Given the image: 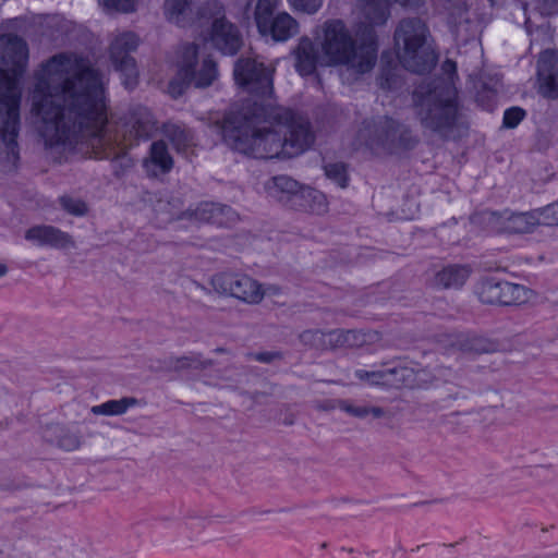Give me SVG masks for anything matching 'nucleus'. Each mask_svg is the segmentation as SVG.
<instances>
[{
    "mask_svg": "<svg viewBox=\"0 0 558 558\" xmlns=\"http://www.w3.org/2000/svg\"><path fill=\"white\" fill-rule=\"evenodd\" d=\"M33 111L46 147L110 159L117 178L133 167L124 143L108 123L101 73L87 58L59 53L36 74Z\"/></svg>",
    "mask_w": 558,
    "mask_h": 558,
    "instance_id": "1",
    "label": "nucleus"
},
{
    "mask_svg": "<svg viewBox=\"0 0 558 558\" xmlns=\"http://www.w3.org/2000/svg\"><path fill=\"white\" fill-rule=\"evenodd\" d=\"M221 130L223 141L232 149L260 159L296 157L315 141L307 118L253 98L232 109Z\"/></svg>",
    "mask_w": 558,
    "mask_h": 558,
    "instance_id": "2",
    "label": "nucleus"
},
{
    "mask_svg": "<svg viewBox=\"0 0 558 558\" xmlns=\"http://www.w3.org/2000/svg\"><path fill=\"white\" fill-rule=\"evenodd\" d=\"M28 48L16 35H0V171L16 169L20 160L21 95L13 76L20 75L27 63Z\"/></svg>",
    "mask_w": 558,
    "mask_h": 558,
    "instance_id": "3",
    "label": "nucleus"
},
{
    "mask_svg": "<svg viewBox=\"0 0 558 558\" xmlns=\"http://www.w3.org/2000/svg\"><path fill=\"white\" fill-rule=\"evenodd\" d=\"M429 36L427 25L418 17H407L399 22L393 35L398 61L388 51L380 57L377 85L381 89L391 90L401 85L399 63L417 74L428 73L435 68L438 56L428 43Z\"/></svg>",
    "mask_w": 558,
    "mask_h": 558,
    "instance_id": "4",
    "label": "nucleus"
},
{
    "mask_svg": "<svg viewBox=\"0 0 558 558\" xmlns=\"http://www.w3.org/2000/svg\"><path fill=\"white\" fill-rule=\"evenodd\" d=\"M316 40L327 65H344L355 73L365 74L376 63L378 47L373 31L356 39L341 20H328Z\"/></svg>",
    "mask_w": 558,
    "mask_h": 558,
    "instance_id": "5",
    "label": "nucleus"
},
{
    "mask_svg": "<svg viewBox=\"0 0 558 558\" xmlns=\"http://www.w3.org/2000/svg\"><path fill=\"white\" fill-rule=\"evenodd\" d=\"M422 126L447 138L457 125L459 107L457 93L445 81L420 85L413 94Z\"/></svg>",
    "mask_w": 558,
    "mask_h": 558,
    "instance_id": "6",
    "label": "nucleus"
},
{
    "mask_svg": "<svg viewBox=\"0 0 558 558\" xmlns=\"http://www.w3.org/2000/svg\"><path fill=\"white\" fill-rule=\"evenodd\" d=\"M357 140L372 150L383 149L390 154L412 149L417 143L408 126L389 117L365 120L357 132Z\"/></svg>",
    "mask_w": 558,
    "mask_h": 558,
    "instance_id": "7",
    "label": "nucleus"
},
{
    "mask_svg": "<svg viewBox=\"0 0 558 558\" xmlns=\"http://www.w3.org/2000/svg\"><path fill=\"white\" fill-rule=\"evenodd\" d=\"M198 46L195 44H184L181 47V58L179 61L178 94H182L183 89L189 86L196 88H206L210 86L218 77V69L216 61L210 57H205L198 62Z\"/></svg>",
    "mask_w": 558,
    "mask_h": 558,
    "instance_id": "8",
    "label": "nucleus"
},
{
    "mask_svg": "<svg viewBox=\"0 0 558 558\" xmlns=\"http://www.w3.org/2000/svg\"><path fill=\"white\" fill-rule=\"evenodd\" d=\"M278 0H257L254 19L258 32L275 41H287L299 33V23L287 12L274 14Z\"/></svg>",
    "mask_w": 558,
    "mask_h": 558,
    "instance_id": "9",
    "label": "nucleus"
},
{
    "mask_svg": "<svg viewBox=\"0 0 558 558\" xmlns=\"http://www.w3.org/2000/svg\"><path fill=\"white\" fill-rule=\"evenodd\" d=\"M210 286L218 294L235 298L246 304H258L265 296L260 283L244 274L230 271L215 274L210 278Z\"/></svg>",
    "mask_w": 558,
    "mask_h": 558,
    "instance_id": "10",
    "label": "nucleus"
},
{
    "mask_svg": "<svg viewBox=\"0 0 558 558\" xmlns=\"http://www.w3.org/2000/svg\"><path fill=\"white\" fill-rule=\"evenodd\" d=\"M138 46V37L132 32L118 35L110 45V60L117 72L121 74L122 84L132 89L137 84L138 70L131 52Z\"/></svg>",
    "mask_w": 558,
    "mask_h": 558,
    "instance_id": "11",
    "label": "nucleus"
},
{
    "mask_svg": "<svg viewBox=\"0 0 558 558\" xmlns=\"http://www.w3.org/2000/svg\"><path fill=\"white\" fill-rule=\"evenodd\" d=\"M272 74L274 70L252 58H240L234 63L233 75L235 82L257 96L270 97L272 95Z\"/></svg>",
    "mask_w": 558,
    "mask_h": 558,
    "instance_id": "12",
    "label": "nucleus"
},
{
    "mask_svg": "<svg viewBox=\"0 0 558 558\" xmlns=\"http://www.w3.org/2000/svg\"><path fill=\"white\" fill-rule=\"evenodd\" d=\"M476 293L482 303L492 305H518L529 299V290L524 286L494 277L483 279Z\"/></svg>",
    "mask_w": 558,
    "mask_h": 558,
    "instance_id": "13",
    "label": "nucleus"
},
{
    "mask_svg": "<svg viewBox=\"0 0 558 558\" xmlns=\"http://www.w3.org/2000/svg\"><path fill=\"white\" fill-rule=\"evenodd\" d=\"M156 131V120L151 111L144 106L132 107L122 125L121 131H112L124 146L137 145L140 141H147Z\"/></svg>",
    "mask_w": 558,
    "mask_h": 558,
    "instance_id": "14",
    "label": "nucleus"
},
{
    "mask_svg": "<svg viewBox=\"0 0 558 558\" xmlns=\"http://www.w3.org/2000/svg\"><path fill=\"white\" fill-rule=\"evenodd\" d=\"M208 39L225 56L236 54L243 45L240 29L225 16L214 19Z\"/></svg>",
    "mask_w": 558,
    "mask_h": 558,
    "instance_id": "15",
    "label": "nucleus"
},
{
    "mask_svg": "<svg viewBox=\"0 0 558 558\" xmlns=\"http://www.w3.org/2000/svg\"><path fill=\"white\" fill-rule=\"evenodd\" d=\"M213 7H216V2H206L197 7L195 0H165L163 14L168 22L179 27H187L194 25Z\"/></svg>",
    "mask_w": 558,
    "mask_h": 558,
    "instance_id": "16",
    "label": "nucleus"
},
{
    "mask_svg": "<svg viewBox=\"0 0 558 558\" xmlns=\"http://www.w3.org/2000/svg\"><path fill=\"white\" fill-rule=\"evenodd\" d=\"M492 221L498 231L506 233H530L539 223H543L538 208L527 213H492Z\"/></svg>",
    "mask_w": 558,
    "mask_h": 558,
    "instance_id": "17",
    "label": "nucleus"
},
{
    "mask_svg": "<svg viewBox=\"0 0 558 558\" xmlns=\"http://www.w3.org/2000/svg\"><path fill=\"white\" fill-rule=\"evenodd\" d=\"M25 239L38 246H49L57 250L75 247L71 234L50 225H38L27 229Z\"/></svg>",
    "mask_w": 558,
    "mask_h": 558,
    "instance_id": "18",
    "label": "nucleus"
},
{
    "mask_svg": "<svg viewBox=\"0 0 558 558\" xmlns=\"http://www.w3.org/2000/svg\"><path fill=\"white\" fill-rule=\"evenodd\" d=\"M193 215L198 221L218 227H230L239 219L236 211L232 207L214 202L201 203L193 211Z\"/></svg>",
    "mask_w": 558,
    "mask_h": 558,
    "instance_id": "19",
    "label": "nucleus"
},
{
    "mask_svg": "<svg viewBox=\"0 0 558 558\" xmlns=\"http://www.w3.org/2000/svg\"><path fill=\"white\" fill-rule=\"evenodd\" d=\"M355 337L352 330H331L324 332L318 329L305 330L300 335V341L304 345H308L315 349H325L327 345L340 347L351 345L352 339Z\"/></svg>",
    "mask_w": 558,
    "mask_h": 558,
    "instance_id": "20",
    "label": "nucleus"
},
{
    "mask_svg": "<svg viewBox=\"0 0 558 558\" xmlns=\"http://www.w3.org/2000/svg\"><path fill=\"white\" fill-rule=\"evenodd\" d=\"M143 167L149 177L169 173L173 168V158L163 141L151 143L149 155L144 159Z\"/></svg>",
    "mask_w": 558,
    "mask_h": 558,
    "instance_id": "21",
    "label": "nucleus"
},
{
    "mask_svg": "<svg viewBox=\"0 0 558 558\" xmlns=\"http://www.w3.org/2000/svg\"><path fill=\"white\" fill-rule=\"evenodd\" d=\"M266 187L270 197L292 209V198L299 195L302 185L291 177L281 174L274 177L270 182L267 183Z\"/></svg>",
    "mask_w": 558,
    "mask_h": 558,
    "instance_id": "22",
    "label": "nucleus"
},
{
    "mask_svg": "<svg viewBox=\"0 0 558 558\" xmlns=\"http://www.w3.org/2000/svg\"><path fill=\"white\" fill-rule=\"evenodd\" d=\"M295 70L302 76L312 75L316 71L319 54L315 44L308 37H302L294 49Z\"/></svg>",
    "mask_w": 558,
    "mask_h": 558,
    "instance_id": "23",
    "label": "nucleus"
},
{
    "mask_svg": "<svg viewBox=\"0 0 558 558\" xmlns=\"http://www.w3.org/2000/svg\"><path fill=\"white\" fill-rule=\"evenodd\" d=\"M292 199L293 210L320 215L325 213L328 207L326 196L320 191L310 186L302 185L299 195L294 196Z\"/></svg>",
    "mask_w": 558,
    "mask_h": 558,
    "instance_id": "24",
    "label": "nucleus"
},
{
    "mask_svg": "<svg viewBox=\"0 0 558 558\" xmlns=\"http://www.w3.org/2000/svg\"><path fill=\"white\" fill-rule=\"evenodd\" d=\"M46 437L49 441L56 444L60 449L73 451L81 447V435L76 430L60 425L52 424L48 426Z\"/></svg>",
    "mask_w": 558,
    "mask_h": 558,
    "instance_id": "25",
    "label": "nucleus"
},
{
    "mask_svg": "<svg viewBox=\"0 0 558 558\" xmlns=\"http://www.w3.org/2000/svg\"><path fill=\"white\" fill-rule=\"evenodd\" d=\"M470 276V269L465 266L450 265L438 271L434 283L442 289L461 288Z\"/></svg>",
    "mask_w": 558,
    "mask_h": 558,
    "instance_id": "26",
    "label": "nucleus"
},
{
    "mask_svg": "<svg viewBox=\"0 0 558 558\" xmlns=\"http://www.w3.org/2000/svg\"><path fill=\"white\" fill-rule=\"evenodd\" d=\"M162 133L178 153L185 151L194 144L193 133L184 124L167 122L162 125Z\"/></svg>",
    "mask_w": 558,
    "mask_h": 558,
    "instance_id": "27",
    "label": "nucleus"
},
{
    "mask_svg": "<svg viewBox=\"0 0 558 558\" xmlns=\"http://www.w3.org/2000/svg\"><path fill=\"white\" fill-rule=\"evenodd\" d=\"M362 14L369 25H384L390 15L389 0H360Z\"/></svg>",
    "mask_w": 558,
    "mask_h": 558,
    "instance_id": "28",
    "label": "nucleus"
},
{
    "mask_svg": "<svg viewBox=\"0 0 558 558\" xmlns=\"http://www.w3.org/2000/svg\"><path fill=\"white\" fill-rule=\"evenodd\" d=\"M328 409H339L347 414L357 417V418H366L367 416H372L373 418H380L385 416L386 412L380 407H369L366 404H354L350 400H333L332 404L328 407Z\"/></svg>",
    "mask_w": 558,
    "mask_h": 558,
    "instance_id": "29",
    "label": "nucleus"
},
{
    "mask_svg": "<svg viewBox=\"0 0 558 558\" xmlns=\"http://www.w3.org/2000/svg\"><path fill=\"white\" fill-rule=\"evenodd\" d=\"M138 400L133 397L108 400L101 404L94 405L90 412L95 415L116 416L124 414L130 408L135 407Z\"/></svg>",
    "mask_w": 558,
    "mask_h": 558,
    "instance_id": "30",
    "label": "nucleus"
},
{
    "mask_svg": "<svg viewBox=\"0 0 558 558\" xmlns=\"http://www.w3.org/2000/svg\"><path fill=\"white\" fill-rule=\"evenodd\" d=\"M459 351L471 354H482L492 351L493 344L485 338L470 335H459L452 342Z\"/></svg>",
    "mask_w": 558,
    "mask_h": 558,
    "instance_id": "31",
    "label": "nucleus"
},
{
    "mask_svg": "<svg viewBox=\"0 0 558 558\" xmlns=\"http://www.w3.org/2000/svg\"><path fill=\"white\" fill-rule=\"evenodd\" d=\"M213 365V361L203 360L201 354L192 353L180 357H169L167 366L169 369L181 371L185 368L205 369Z\"/></svg>",
    "mask_w": 558,
    "mask_h": 558,
    "instance_id": "32",
    "label": "nucleus"
},
{
    "mask_svg": "<svg viewBox=\"0 0 558 558\" xmlns=\"http://www.w3.org/2000/svg\"><path fill=\"white\" fill-rule=\"evenodd\" d=\"M544 57L538 61L539 93L549 99L558 98V76L551 72L545 73Z\"/></svg>",
    "mask_w": 558,
    "mask_h": 558,
    "instance_id": "33",
    "label": "nucleus"
},
{
    "mask_svg": "<svg viewBox=\"0 0 558 558\" xmlns=\"http://www.w3.org/2000/svg\"><path fill=\"white\" fill-rule=\"evenodd\" d=\"M389 386L395 388L415 386V372L407 366H396L389 368Z\"/></svg>",
    "mask_w": 558,
    "mask_h": 558,
    "instance_id": "34",
    "label": "nucleus"
},
{
    "mask_svg": "<svg viewBox=\"0 0 558 558\" xmlns=\"http://www.w3.org/2000/svg\"><path fill=\"white\" fill-rule=\"evenodd\" d=\"M324 170L326 177L333 181L341 189L348 186L349 175L347 166L343 162L327 163L325 165Z\"/></svg>",
    "mask_w": 558,
    "mask_h": 558,
    "instance_id": "35",
    "label": "nucleus"
},
{
    "mask_svg": "<svg viewBox=\"0 0 558 558\" xmlns=\"http://www.w3.org/2000/svg\"><path fill=\"white\" fill-rule=\"evenodd\" d=\"M355 377L361 380H367L373 385L389 386V368L372 372L365 369H356Z\"/></svg>",
    "mask_w": 558,
    "mask_h": 558,
    "instance_id": "36",
    "label": "nucleus"
},
{
    "mask_svg": "<svg viewBox=\"0 0 558 558\" xmlns=\"http://www.w3.org/2000/svg\"><path fill=\"white\" fill-rule=\"evenodd\" d=\"M60 205L63 210L73 216H84L87 213L86 204L78 199L70 196L60 197Z\"/></svg>",
    "mask_w": 558,
    "mask_h": 558,
    "instance_id": "37",
    "label": "nucleus"
},
{
    "mask_svg": "<svg viewBox=\"0 0 558 558\" xmlns=\"http://www.w3.org/2000/svg\"><path fill=\"white\" fill-rule=\"evenodd\" d=\"M109 11L131 13L136 10L137 0H98Z\"/></svg>",
    "mask_w": 558,
    "mask_h": 558,
    "instance_id": "38",
    "label": "nucleus"
},
{
    "mask_svg": "<svg viewBox=\"0 0 558 558\" xmlns=\"http://www.w3.org/2000/svg\"><path fill=\"white\" fill-rule=\"evenodd\" d=\"M526 112L520 107L508 108L504 112L502 125L507 129H514L525 118Z\"/></svg>",
    "mask_w": 558,
    "mask_h": 558,
    "instance_id": "39",
    "label": "nucleus"
},
{
    "mask_svg": "<svg viewBox=\"0 0 558 558\" xmlns=\"http://www.w3.org/2000/svg\"><path fill=\"white\" fill-rule=\"evenodd\" d=\"M289 5L294 10L307 14L316 13L322 4L323 0H287Z\"/></svg>",
    "mask_w": 558,
    "mask_h": 558,
    "instance_id": "40",
    "label": "nucleus"
},
{
    "mask_svg": "<svg viewBox=\"0 0 558 558\" xmlns=\"http://www.w3.org/2000/svg\"><path fill=\"white\" fill-rule=\"evenodd\" d=\"M544 225L558 226V201L545 207L538 208Z\"/></svg>",
    "mask_w": 558,
    "mask_h": 558,
    "instance_id": "41",
    "label": "nucleus"
},
{
    "mask_svg": "<svg viewBox=\"0 0 558 558\" xmlns=\"http://www.w3.org/2000/svg\"><path fill=\"white\" fill-rule=\"evenodd\" d=\"M255 361L260 363H271L275 360L281 359L282 355L280 352H259L252 355Z\"/></svg>",
    "mask_w": 558,
    "mask_h": 558,
    "instance_id": "42",
    "label": "nucleus"
},
{
    "mask_svg": "<svg viewBox=\"0 0 558 558\" xmlns=\"http://www.w3.org/2000/svg\"><path fill=\"white\" fill-rule=\"evenodd\" d=\"M442 70L444 72H446L447 74H454L457 72V64L454 61L450 60V59H447L444 63H442Z\"/></svg>",
    "mask_w": 558,
    "mask_h": 558,
    "instance_id": "43",
    "label": "nucleus"
},
{
    "mask_svg": "<svg viewBox=\"0 0 558 558\" xmlns=\"http://www.w3.org/2000/svg\"><path fill=\"white\" fill-rule=\"evenodd\" d=\"M8 272V267L4 264H0V278L5 276Z\"/></svg>",
    "mask_w": 558,
    "mask_h": 558,
    "instance_id": "44",
    "label": "nucleus"
},
{
    "mask_svg": "<svg viewBox=\"0 0 558 558\" xmlns=\"http://www.w3.org/2000/svg\"><path fill=\"white\" fill-rule=\"evenodd\" d=\"M401 3L405 7L413 5L416 3L417 0H400Z\"/></svg>",
    "mask_w": 558,
    "mask_h": 558,
    "instance_id": "45",
    "label": "nucleus"
},
{
    "mask_svg": "<svg viewBox=\"0 0 558 558\" xmlns=\"http://www.w3.org/2000/svg\"><path fill=\"white\" fill-rule=\"evenodd\" d=\"M217 8H218V3L216 2V7H213V8H211V10L206 11V12L204 13V15H203V16H201V19H199V20H197L194 24L198 23V25H202L201 20L206 15V13H207V12H213V11H214V10H216Z\"/></svg>",
    "mask_w": 558,
    "mask_h": 558,
    "instance_id": "46",
    "label": "nucleus"
},
{
    "mask_svg": "<svg viewBox=\"0 0 558 558\" xmlns=\"http://www.w3.org/2000/svg\"><path fill=\"white\" fill-rule=\"evenodd\" d=\"M175 87H177V83L175 82H172L170 84V88L173 90V93L175 92Z\"/></svg>",
    "mask_w": 558,
    "mask_h": 558,
    "instance_id": "47",
    "label": "nucleus"
},
{
    "mask_svg": "<svg viewBox=\"0 0 558 558\" xmlns=\"http://www.w3.org/2000/svg\"><path fill=\"white\" fill-rule=\"evenodd\" d=\"M218 353H221L223 351V349L219 348L216 350Z\"/></svg>",
    "mask_w": 558,
    "mask_h": 558,
    "instance_id": "48",
    "label": "nucleus"
}]
</instances>
